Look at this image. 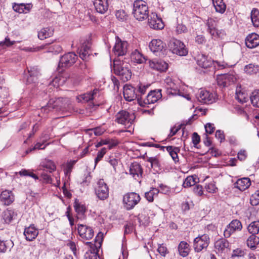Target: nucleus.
I'll use <instances>...</instances> for the list:
<instances>
[{"mask_svg": "<svg viewBox=\"0 0 259 259\" xmlns=\"http://www.w3.org/2000/svg\"><path fill=\"white\" fill-rule=\"evenodd\" d=\"M197 98L202 104H210L215 101L216 95L207 90H201L197 94Z\"/></svg>", "mask_w": 259, "mask_h": 259, "instance_id": "nucleus-14", "label": "nucleus"}, {"mask_svg": "<svg viewBox=\"0 0 259 259\" xmlns=\"http://www.w3.org/2000/svg\"><path fill=\"white\" fill-rule=\"evenodd\" d=\"M157 251L163 256H165L168 253L167 247L163 244L159 245Z\"/></svg>", "mask_w": 259, "mask_h": 259, "instance_id": "nucleus-62", "label": "nucleus"}, {"mask_svg": "<svg viewBox=\"0 0 259 259\" xmlns=\"http://www.w3.org/2000/svg\"><path fill=\"white\" fill-rule=\"evenodd\" d=\"M123 94L126 101H132L137 98L136 89L131 85L126 84L123 87Z\"/></svg>", "mask_w": 259, "mask_h": 259, "instance_id": "nucleus-23", "label": "nucleus"}, {"mask_svg": "<svg viewBox=\"0 0 259 259\" xmlns=\"http://www.w3.org/2000/svg\"><path fill=\"white\" fill-rule=\"evenodd\" d=\"M115 121L129 127L135 118L134 114H130L127 111L122 110L118 112L115 116Z\"/></svg>", "mask_w": 259, "mask_h": 259, "instance_id": "nucleus-11", "label": "nucleus"}, {"mask_svg": "<svg viewBox=\"0 0 259 259\" xmlns=\"http://www.w3.org/2000/svg\"><path fill=\"white\" fill-rule=\"evenodd\" d=\"M165 44L160 39H153L149 44V48L153 53L161 52L165 48Z\"/></svg>", "mask_w": 259, "mask_h": 259, "instance_id": "nucleus-26", "label": "nucleus"}, {"mask_svg": "<svg viewBox=\"0 0 259 259\" xmlns=\"http://www.w3.org/2000/svg\"><path fill=\"white\" fill-rule=\"evenodd\" d=\"M206 134L204 135L203 143L205 146H210L211 144L209 138L207 136V134H212L215 130L213 124L207 123L205 125Z\"/></svg>", "mask_w": 259, "mask_h": 259, "instance_id": "nucleus-34", "label": "nucleus"}, {"mask_svg": "<svg viewBox=\"0 0 259 259\" xmlns=\"http://www.w3.org/2000/svg\"><path fill=\"white\" fill-rule=\"evenodd\" d=\"M247 245L251 249H255L259 243V237L256 235H251L246 240Z\"/></svg>", "mask_w": 259, "mask_h": 259, "instance_id": "nucleus-43", "label": "nucleus"}, {"mask_svg": "<svg viewBox=\"0 0 259 259\" xmlns=\"http://www.w3.org/2000/svg\"><path fill=\"white\" fill-rule=\"evenodd\" d=\"M149 64L151 68L160 72L166 71L168 68V64L161 60H149Z\"/></svg>", "mask_w": 259, "mask_h": 259, "instance_id": "nucleus-22", "label": "nucleus"}, {"mask_svg": "<svg viewBox=\"0 0 259 259\" xmlns=\"http://www.w3.org/2000/svg\"><path fill=\"white\" fill-rule=\"evenodd\" d=\"M77 229L79 236V240L85 245L86 243L89 242L88 241L92 239L94 236V231L93 228L86 225L78 224Z\"/></svg>", "mask_w": 259, "mask_h": 259, "instance_id": "nucleus-7", "label": "nucleus"}, {"mask_svg": "<svg viewBox=\"0 0 259 259\" xmlns=\"http://www.w3.org/2000/svg\"><path fill=\"white\" fill-rule=\"evenodd\" d=\"M159 190L156 188H151L150 190L145 192V197L149 202H152L154 201V199L157 197Z\"/></svg>", "mask_w": 259, "mask_h": 259, "instance_id": "nucleus-40", "label": "nucleus"}, {"mask_svg": "<svg viewBox=\"0 0 259 259\" xmlns=\"http://www.w3.org/2000/svg\"><path fill=\"white\" fill-rule=\"evenodd\" d=\"M218 23V22L215 19L212 18H208L205 23L207 27V30L212 37L223 38L226 35L225 31L223 29H217Z\"/></svg>", "mask_w": 259, "mask_h": 259, "instance_id": "nucleus-5", "label": "nucleus"}, {"mask_svg": "<svg viewBox=\"0 0 259 259\" xmlns=\"http://www.w3.org/2000/svg\"><path fill=\"white\" fill-rule=\"evenodd\" d=\"M63 98L51 99L48 102L47 106L41 108V110L42 112H46L48 110L49 112L51 109H56L57 111H64L66 107L65 105L63 104Z\"/></svg>", "mask_w": 259, "mask_h": 259, "instance_id": "nucleus-12", "label": "nucleus"}, {"mask_svg": "<svg viewBox=\"0 0 259 259\" xmlns=\"http://www.w3.org/2000/svg\"><path fill=\"white\" fill-rule=\"evenodd\" d=\"M242 229L241 222L237 219L232 220L226 227L224 231L225 238H229L236 232L240 231Z\"/></svg>", "mask_w": 259, "mask_h": 259, "instance_id": "nucleus-15", "label": "nucleus"}, {"mask_svg": "<svg viewBox=\"0 0 259 259\" xmlns=\"http://www.w3.org/2000/svg\"><path fill=\"white\" fill-rule=\"evenodd\" d=\"M162 98L161 90L160 89L151 91L144 100V104H150L157 102Z\"/></svg>", "mask_w": 259, "mask_h": 259, "instance_id": "nucleus-21", "label": "nucleus"}, {"mask_svg": "<svg viewBox=\"0 0 259 259\" xmlns=\"http://www.w3.org/2000/svg\"><path fill=\"white\" fill-rule=\"evenodd\" d=\"M157 148H160L163 149L166 148L167 151L169 153V155L171 157L175 163L179 161V157L178 153L180 152V149L179 147H157Z\"/></svg>", "mask_w": 259, "mask_h": 259, "instance_id": "nucleus-37", "label": "nucleus"}, {"mask_svg": "<svg viewBox=\"0 0 259 259\" xmlns=\"http://www.w3.org/2000/svg\"><path fill=\"white\" fill-rule=\"evenodd\" d=\"M141 200L139 194L136 192H129L126 193L123 197V204L124 207L130 210L133 209Z\"/></svg>", "mask_w": 259, "mask_h": 259, "instance_id": "nucleus-6", "label": "nucleus"}, {"mask_svg": "<svg viewBox=\"0 0 259 259\" xmlns=\"http://www.w3.org/2000/svg\"><path fill=\"white\" fill-rule=\"evenodd\" d=\"M146 211L144 209L138 217L140 223H146L148 221L149 218L146 215Z\"/></svg>", "mask_w": 259, "mask_h": 259, "instance_id": "nucleus-60", "label": "nucleus"}, {"mask_svg": "<svg viewBox=\"0 0 259 259\" xmlns=\"http://www.w3.org/2000/svg\"><path fill=\"white\" fill-rule=\"evenodd\" d=\"M245 44L250 49L256 47L259 45V35L254 33L249 34L245 39Z\"/></svg>", "mask_w": 259, "mask_h": 259, "instance_id": "nucleus-28", "label": "nucleus"}, {"mask_svg": "<svg viewBox=\"0 0 259 259\" xmlns=\"http://www.w3.org/2000/svg\"><path fill=\"white\" fill-rule=\"evenodd\" d=\"M106 153V149L105 147H103L100 151L98 152L97 156L95 159V164H97L98 162H99L102 158L104 157V155Z\"/></svg>", "mask_w": 259, "mask_h": 259, "instance_id": "nucleus-59", "label": "nucleus"}, {"mask_svg": "<svg viewBox=\"0 0 259 259\" xmlns=\"http://www.w3.org/2000/svg\"><path fill=\"white\" fill-rule=\"evenodd\" d=\"M14 211L12 210L7 209L3 213V219L6 223L9 224L13 220Z\"/></svg>", "mask_w": 259, "mask_h": 259, "instance_id": "nucleus-51", "label": "nucleus"}, {"mask_svg": "<svg viewBox=\"0 0 259 259\" xmlns=\"http://www.w3.org/2000/svg\"><path fill=\"white\" fill-rule=\"evenodd\" d=\"M91 54V51L88 47H83L80 50L79 54L80 57L82 59H86Z\"/></svg>", "mask_w": 259, "mask_h": 259, "instance_id": "nucleus-56", "label": "nucleus"}, {"mask_svg": "<svg viewBox=\"0 0 259 259\" xmlns=\"http://www.w3.org/2000/svg\"><path fill=\"white\" fill-rule=\"evenodd\" d=\"M164 81V87L168 95H180L179 85L175 80L169 77H167L165 78Z\"/></svg>", "mask_w": 259, "mask_h": 259, "instance_id": "nucleus-16", "label": "nucleus"}, {"mask_svg": "<svg viewBox=\"0 0 259 259\" xmlns=\"http://www.w3.org/2000/svg\"><path fill=\"white\" fill-rule=\"evenodd\" d=\"M40 166L47 169L50 172H52L56 169V166L54 162L52 160L48 159L42 160Z\"/></svg>", "mask_w": 259, "mask_h": 259, "instance_id": "nucleus-39", "label": "nucleus"}, {"mask_svg": "<svg viewBox=\"0 0 259 259\" xmlns=\"http://www.w3.org/2000/svg\"><path fill=\"white\" fill-rule=\"evenodd\" d=\"M103 240V233L99 232L95 239L94 243L87 242L89 249L84 254V259H98L99 249Z\"/></svg>", "mask_w": 259, "mask_h": 259, "instance_id": "nucleus-2", "label": "nucleus"}, {"mask_svg": "<svg viewBox=\"0 0 259 259\" xmlns=\"http://www.w3.org/2000/svg\"><path fill=\"white\" fill-rule=\"evenodd\" d=\"M179 254L182 257L187 256L190 251L189 244L185 241H181L178 246Z\"/></svg>", "mask_w": 259, "mask_h": 259, "instance_id": "nucleus-35", "label": "nucleus"}, {"mask_svg": "<svg viewBox=\"0 0 259 259\" xmlns=\"http://www.w3.org/2000/svg\"><path fill=\"white\" fill-rule=\"evenodd\" d=\"M248 232L251 235H256L259 232V221H254L247 227Z\"/></svg>", "mask_w": 259, "mask_h": 259, "instance_id": "nucleus-46", "label": "nucleus"}, {"mask_svg": "<svg viewBox=\"0 0 259 259\" xmlns=\"http://www.w3.org/2000/svg\"><path fill=\"white\" fill-rule=\"evenodd\" d=\"M38 234V230L34 227V225H31L25 229L24 235L25 239L29 241L35 239Z\"/></svg>", "mask_w": 259, "mask_h": 259, "instance_id": "nucleus-27", "label": "nucleus"}, {"mask_svg": "<svg viewBox=\"0 0 259 259\" xmlns=\"http://www.w3.org/2000/svg\"><path fill=\"white\" fill-rule=\"evenodd\" d=\"M48 49L49 52H52L55 54H58L62 50V47L59 44L52 45L49 46Z\"/></svg>", "mask_w": 259, "mask_h": 259, "instance_id": "nucleus-57", "label": "nucleus"}, {"mask_svg": "<svg viewBox=\"0 0 259 259\" xmlns=\"http://www.w3.org/2000/svg\"><path fill=\"white\" fill-rule=\"evenodd\" d=\"M77 160H70L68 161L66 164L65 167V174H70L72 171V168H73L74 165L76 163Z\"/></svg>", "mask_w": 259, "mask_h": 259, "instance_id": "nucleus-55", "label": "nucleus"}, {"mask_svg": "<svg viewBox=\"0 0 259 259\" xmlns=\"http://www.w3.org/2000/svg\"><path fill=\"white\" fill-rule=\"evenodd\" d=\"M250 17L253 26L259 29V10L253 9L250 13Z\"/></svg>", "mask_w": 259, "mask_h": 259, "instance_id": "nucleus-42", "label": "nucleus"}, {"mask_svg": "<svg viewBox=\"0 0 259 259\" xmlns=\"http://www.w3.org/2000/svg\"><path fill=\"white\" fill-rule=\"evenodd\" d=\"M243 70L247 75H259V65L254 63L245 65Z\"/></svg>", "mask_w": 259, "mask_h": 259, "instance_id": "nucleus-32", "label": "nucleus"}, {"mask_svg": "<svg viewBox=\"0 0 259 259\" xmlns=\"http://www.w3.org/2000/svg\"><path fill=\"white\" fill-rule=\"evenodd\" d=\"M98 93V90L97 89L94 90L92 92H89L80 95L79 97L80 100H82L85 102H89L93 100L96 97L97 94Z\"/></svg>", "mask_w": 259, "mask_h": 259, "instance_id": "nucleus-41", "label": "nucleus"}, {"mask_svg": "<svg viewBox=\"0 0 259 259\" xmlns=\"http://www.w3.org/2000/svg\"><path fill=\"white\" fill-rule=\"evenodd\" d=\"M207 152L214 157L219 156L222 155V152L217 147H211L208 149Z\"/></svg>", "mask_w": 259, "mask_h": 259, "instance_id": "nucleus-58", "label": "nucleus"}, {"mask_svg": "<svg viewBox=\"0 0 259 259\" xmlns=\"http://www.w3.org/2000/svg\"><path fill=\"white\" fill-rule=\"evenodd\" d=\"M143 168L138 162H134L130 166V172L135 179H139L143 174Z\"/></svg>", "mask_w": 259, "mask_h": 259, "instance_id": "nucleus-24", "label": "nucleus"}, {"mask_svg": "<svg viewBox=\"0 0 259 259\" xmlns=\"http://www.w3.org/2000/svg\"><path fill=\"white\" fill-rule=\"evenodd\" d=\"M73 207L77 213V219H83L84 218L85 213L87 211V208L85 204L80 202L78 199H75Z\"/></svg>", "mask_w": 259, "mask_h": 259, "instance_id": "nucleus-25", "label": "nucleus"}, {"mask_svg": "<svg viewBox=\"0 0 259 259\" xmlns=\"http://www.w3.org/2000/svg\"><path fill=\"white\" fill-rule=\"evenodd\" d=\"M66 217H67L70 225L72 226L74 224V220L71 214V208L70 206L67 208V211L65 213Z\"/></svg>", "mask_w": 259, "mask_h": 259, "instance_id": "nucleus-61", "label": "nucleus"}, {"mask_svg": "<svg viewBox=\"0 0 259 259\" xmlns=\"http://www.w3.org/2000/svg\"><path fill=\"white\" fill-rule=\"evenodd\" d=\"M214 248L217 253L225 254L230 251V243L225 238H221L215 242Z\"/></svg>", "mask_w": 259, "mask_h": 259, "instance_id": "nucleus-19", "label": "nucleus"}, {"mask_svg": "<svg viewBox=\"0 0 259 259\" xmlns=\"http://www.w3.org/2000/svg\"><path fill=\"white\" fill-rule=\"evenodd\" d=\"M132 14L138 21L146 19L149 16V10L147 3L142 0H136L133 4Z\"/></svg>", "mask_w": 259, "mask_h": 259, "instance_id": "nucleus-4", "label": "nucleus"}, {"mask_svg": "<svg viewBox=\"0 0 259 259\" xmlns=\"http://www.w3.org/2000/svg\"><path fill=\"white\" fill-rule=\"evenodd\" d=\"M193 192L195 195L201 196L203 194V187L200 185H196L193 189Z\"/></svg>", "mask_w": 259, "mask_h": 259, "instance_id": "nucleus-63", "label": "nucleus"}, {"mask_svg": "<svg viewBox=\"0 0 259 259\" xmlns=\"http://www.w3.org/2000/svg\"><path fill=\"white\" fill-rule=\"evenodd\" d=\"M19 174L21 176L31 177L35 180L38 179V176L29 170L23 169L19 172Z\"/></svg>", "mask_w": 259, "mask_h": 259, "instance_id": "nucleus-54", "label": "nucleus"}, {"mask_svg": "<svg viewBox=\"0 0 259 259\" xmlns=\"http://www.w3.org/2000/svg\"><path fill=\"white\" fill-rule=\"evenodd\" d=\"M210 242L208 235L203 234L196 237L193 241V248L196 252H200L203 249H206Z\"/></svg>", "mask_w": 259, "mask_h": 259, "instance_id": "nucleus-10", "label": "nucleus"}, {"mask_svg": "<svg viewBox=\"0 0 259 259\" xmlns=\"http://www.w3.org/2000/svg\"><path fill=\"white\" fill-rule=\"evenodd\" d=\"M217 12L223 14L225 12L226 6L223 0H212Z\"/></svg>", "mask_w": 259, "mask_h": 259, "instance_id": "nucleus-45", "label": "nucleus"}, {"mask_svg": "<svg viewBox=\"0 0 259 259\" xmlns=\"http://www.w3.org/2000/svg\"><path fill=\"white\" fill-rule=\"evenodd\" d=\"M253 106L259 107V90H254L250 97Z\"/></svg>", "mask_w": 259, "mask_h": 259, "instance_id": "nucleus-48", "label": "nucleus"}, {"mask_svg": "<svg viewBox=\"0 0 259 259\" xmlns=\"http://www.w3.org/2000/svg\"><path fill=\"white\" fill-rule=\"evenodd\" d=\"M177 33H186L187 32V28L186 26L183 24H179L176 27V29Z\"/></svg>", "mask_w": 259, "mask_h": 259, "instance_id": "nucleus-64", "label": "nucleus"}, {"mask_svg": "<svg viewBox=\"0 0 259 259\" xmlns=\"http://www.w3.org/2000/svg\"><path fill=\"white\" fill-rule=\"evenodd\" d=\"M97 197L101 200H105L109 197V189L103 179H100L94 186Z\"/></svg>", "mask_w": 259, "mask_h": 259, "instance_id": "nucleus-8", "label": "nucleus"}, {"mask_svg": "<svg viewBox=\"0 0 259 259\" xmlns=\"http://www.w3.org/2000/svg\"><path fill=\"white\" fill-rule=\"evenodd\" d=\"M236 80V77L232 72L219 75L217 78V82L219 85L225 87L234 83Z\"/></svg>", "mask_w": 259, "mask_h": 259, "instance_id": "nucleus-20", "label": "nucleus"}, {"mask_svg": "<svg viewBox=\"0 0 259 259\" xmlns=\"http://www.w3.org/2000/svg\"><path fill=\"white\" fill-rule=\"evenodd\" d=\"M148 25L153 29H162L164 28V24L161 18L158 17L155 13H152L149 16Z\"/></svg>", "mask_w": 259, "mask_h": 259, "instance_id": "nucleus-18", "label": "nucleus"}, {"mask_svg": "<svg viewBox=\"0 0 259 259\" xmlns=\"http://www.w3.org/2000/svg\"><path fill=\"white\" fill-rule=\"evenodd\" d=\"M39 74V71L37 67H31L30 70H28V76L26 79L27 83H32L35 82L37 79V77Z\"/></svg>", "mask_w": 259, "mask_h": 259, "instance_id": "nucleus-33", "label": "nucleus"}, {"mask_svg": "<svg viewBox=\"0 0 259 259\" xmlns=\"http://www.w3.org/2000/svg\"><path fill=\"white\" fill-rule=\"evenodd\" d=\"M66 81V78L62 76H56L50 82V84L57 88L59 87L62 85Z\"/></svg>", "mask_w": 259, "mask_h": 259, "instance_id": "nucleus-47", "label": "nucleus"}, {"mask_svg": "<svg viewBox=\"0 0 259 259\" xmlns=\"http://www.w3.org/2000/svg\"><path fill=\"white\" fill-rule=\"evenodd\" d=\"M250 204L252 206H256L259 204V191H256L250 197Z\"/></svg>", "mask_w": 259, "mask_h": 259, "instance_id": "nucleus-53", "label": "nucleus"}, {"mask_svg": "<svg viewBox=\"0 0 259 259\" xmlns=\"http://www.w3.org/2000/svg\"><path fill=\"white\" fill-rule=\"evenodd\" d=\"M54 31V29L51 27L44 28L38 32V37L41 40H44L52 36Z\"/></svg>", "mask_w": 259, "mask_h": 259, "instance_id": "nucleus-36", "label": "nucleus"}, {"mask_svg": "<svg viewBox=\"0 0 259 259\" xmlns=\"http://www.w3.org/2000/svg\"><path fill=\"white\" fill-rule=\"evenodd\" d=\"M113 70L114 73L123 82L129 80L132 77L131 65L125 61L115 60Z\"/></svg>", "mask_w": 259, "mask_h": 259, "instance_id": "nucleus-1", "label": "nucleus"}, {"mask_svg": "<svg viewBox=\"0 0 259 259\" xmlns=\"http://www.w3.org/2000/svg\"><path fill=\"white\" fill-rule=\"evenodd\" d=\"M77 59L76 54L73 52H69L62 56L59 63V68H66L73 65Z\"/></svg>", "mask_w": 259, "mask_h": 259, "instance_id": "nucleus-13", "label": "nucleus"}, {"mask_svg": "<svg viewBox=\"0 0 259 259\" xmlns=\"http://www.w3.org/2000/svg\"><path fill=\"white\" fill-rule=\"evenodd\" d=\"M116 42L113 51L115 55L119 57L125 55L128 49V43L126 41H122L118 37H116Z\"/></svg>", "mask_w": 259, "mask_h": 259, "instance_id": "nucleus-17", "label": "nucleus"}, {"mask_svg": "<svg viewBox=\"0 0 259 259\" xmlns=\"http://www.w3.org/2000/svg\"><path fill=\"white\" fill-rule=\"evenodd\" d=\"M168 47L172 53L180 56H185L188 54V50L184 44L177 39H172L168 44Z\"/></svg>", "mask_w": 259, "mask_h": 259, "instance_id": "nucleus-9", "label": "nucleus"}, {"mask_svg": "<svg viewBox=\"0 0 259 259\" xmlns=\"http://www.w3.org/2000/svg\"><path fill=\"white\" fill-rule=\"evenodd\" d=\"M131 58L132 61L137 64H142L146 61L145 57L137 50L132 52Z\"/></svg>", "mask_w": 259, "mask_h": 259, "instance_id": "nucleus-38", "label": "nucleus"}, {"mask_svg": "<svg viewBox=\"0 0 259 259\" xmlns=\"http://www.w3.org/2000/svg\"><path fill=\"white\" fill-rule=\"evenodd\" d=\"M205 189L207 192L210 193H214L218 190V188L215 186V182L213 181L206 184Z\"/></svg>", "mask_w": 259, "mask_h": 259, "instance_id": "nucleus-52", "label": "nucleus"}, {"mask_svg": "<svg viewBox=\"0 0 259 259\" xmlns=\"http://www.w3.org/2000/svg\"><path fill=\"white\" fill-rule=\"evenodd\" d=\"M235 187L240 191H244L251 185V181L248 178L238 179L234 184Z\"/></svg>", "mask_w": 259, "mask_h": 259, "instance_id": "nucleus-31", "label": "nucleus"}, {"mask_svg": "<svg viewBox=\"0 0 259 259\" xmlns=\"http://www.w3.org/2000/svg\"><path fill=\"white\" fill-rule=\"evenodd\" d=\"M15 43V41H11L8 36H7L5 40L0 42V51L5 50L7 47H10Z\"/></svg>", "mask_w": 259, "mask_h": 259, "instance_id": "nucleus-50", "label": "nucleus"}, {"mask_svg": "<svg viewBox=\"0 0 259 259\" xmlns=\"http://www.w3.org/2000/svg\"><path fill=\"white\" fill-rule=\"evenodd\" d=\"M147 161L150 163L151 167L156 171L161 169L160 161L157 157H150L147 159Z\"/></svg>", "mask_w": 259, "mask_h": 259, "instance_id": "nucleus-44", "label": "nucleus"}, {"mask_svg": "<svg viewBox=\"0 0 259 259\" xmlns=\"http://www.w3.org/2000/svg\"><path fill=\"white\" fill-rule=\"evenodd\" d=\"M0 199L5 205H9L14 201V196L11 191L6 190L2 192Z\"/></svg>", "mask_w": 259, "mask_h": 259, "instance_id": "nucleus-29", "label": "nucleus"}, {"mask_svg": "<svg viewBox=\"0 0 259 259\" xmlns=\"http://www.w3.org/2000/svg\"><path fill=\"white\" fill-rule=\"evenodd\" d=\"M94 5L97 12L100 14H104L109 6L107 0H94Z\"/></svg>", "mask_w": 259, "mask_h": 259, "instance_id": "nucleus-30", "label": "nucleus"}, {"mask_svg": "<svg viewBox=\"0 0 259 259\" xmlns=\"http://www.w3.org/2000/svg\"><path fill=\"white\" fill-rule=\"evenodd\" d=\"M196 178L194 176L187 177L183 182V186L184 188L194 186L196 183Z\"/></svg>", "mask_w": 259, "mask_h": 259, "instance_id": "nucleus-49", "label": "nucleus"}, {"mask_svg": "<svg viewBox=\"0 0 259 259\" xmlns=\"http://www.w3.org/2000/svg\"><path fill=\"white\" fill-rule=\"evenodd\" d=\"M196 62L200 67L204 69L209 68L212 65L218 69H222L230 66L225 62L213 61L204 54H199L196 57Z\"/></svg>", "mask_w": 259, "mask_h": 259, "instance_id": "nucleus-3", "label": "nucleus"}]
</instances>
